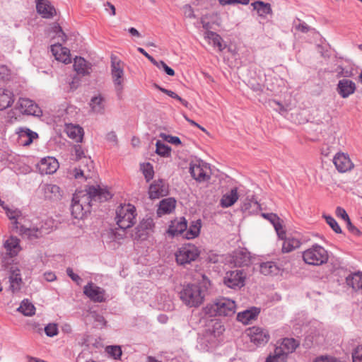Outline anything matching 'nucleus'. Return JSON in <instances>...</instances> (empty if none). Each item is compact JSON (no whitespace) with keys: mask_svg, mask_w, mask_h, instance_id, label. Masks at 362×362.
<instances>
[{"mask_svg":"<svg viewBox=\"0 0 362 362\" xmlns=\"http://www.w3.org/2000/svg\"><path fill=\"white\" fill-rule=\"evenodd\" d=\"M88 211V208L72 200L71 214L75 218H82Z\"/></svg>","mask_w":362,"mask_h":362,"instance_id":"41","label":"nucleus"},{"mask_svg":"<svg viewBox=\"0 0 362 362\" xmlns=\"http://www.w3.org/2000/svg\"><path fill=\"white\" fill-rule=\"evenodd\" d=\"M66 273H67V275L73 280L77 284H80L81 282V277L74 274V272H73V269L71 268H67L66 269Z\"/></svg>","mask_w":362,"mask_h":362,"instance_id":"57","label":"nucleus"},{"mask_svg":"<svg viewBox=\"0 0 362 362\" xmlns=\"http://www.w3.org/2000/svg\"><path fill=\"white\" fill-rule=\"evenodd\" d=\"M335 214L337 217L341 218L344 221L349 220V217L344 209L341 206H337L335 211Z\"/></svg>","mask_w":362,"mask_h":362,"instance_id":"55","label":"nucleus"},{"mask_svg":"<svg viewBox=\"0 0 362 362\" xmlns=\"http://www.w3.org/2000/svg\"><path fill=\"white\" fill-rule=\"evenodd\" d=\"M205 291L197 284H188L180 293V298L188 307L197 308L201 305L205 298Z\"/></svg>","mask_w":362,"mask_h":362,"instance_id":"4","label":"nucleus"},{"mask_svg":"<svg viewBox=\"0 0 362 362\" xmlns=\"http://www.w3.org/2000/svg\"><path fill=\"white\" fill-rule=\"evenodd\" d=\"M245 279L246 275L243 271H230L224 276V284L231 288H241L244 286Z\"/></svg>","mask_w":362,"mask_h":362,"instance_id":"12","label":"nucleus"},{"mask_svg":"<svg viewBox=\"0 0 362 362\" xmlns=\"http://www.w3.org/2000/svg\"><path fill=\"white\" fill-rule=\"evenodd\" d=\"M192 176L199 182L209 180L211 177V169L209 166L203 163H194L190 167Z\"/></svg>","mask_w":362,"mask_h":362,"instance_id":"15","label":"nucleus"},{"mask_svg":"<svg viewBox=\"0 0 362 362\" xmlns=\"http://www.w3.org/2000/svg\"><path fill=\"white\" fill-rule=\"evenodd\" d=\"M49 36L52 39H57V42L51 45V52L56 60L64 64H69L71 62L70 50L62 47L59 42H65L66 35L59 25H55L53 30L49 33Z\"/></svg>","mask_w":362,"mask_h":362,"instance_id":"3","label":"nucleus"},{"mask_svg":"<svg viewBox=\"0 0 362 362\" xmlns=\"http://www.w3.org/2000/svg\"><path fill=\"white\" fill-rule=\"evenodd\" d=\"M10 76V70L6 66H0V79L6 80Z\"/></svg>","mask_w":362,"mask_h":362,"instance_id":"58","label":"nucleus"},{"mask_svg":"<svg viewBox=\"0 0 362 362\" xmlns=\"http://www.w3.org/2000/svg\"><path fill=\"white\" fill-rule=\"evenodd\" d=\"M296 30L301 32H306L308 30V28L306 25H304L303 24H298L296 27Z\"/></svg>","mask_w":362,"mask_h":362,"instance_id":"64","label":"nucleus"},{"mask_svg":"<svg viewBox=\"0 0 362 362\" xmlns=\"http://www.w3.org/2000/svg\"><path fill=\"white\" fill-rule=\"evenodd\" d=\"M18 142L23 146H29L34 139L37 137V134L28 128L21 127L18 129Z\"/></svg>","mask_w":362,"mask_h":362,"instance_id":"27","label":"nucleus"},{"mask_svg":"<svg viewBox=\"0 0 362 362\" xmlns=\"http://www.w3.org/2000/svg\"><path fill=\"white\" fill-rule=\"evenodd\" d=\"M65 131L67 136L77 142L81 141L83 136V129L78 125L68 124L66 125Z\"/></svg>","mask_w":362,"mask_h":362,"instance_id":"35","label":"nucleus"},{"mask_svg":"<svg viewBox=\"0 0 362 362\" xmlns=\"http://www.w3.org/2000/svg\"><path fill=\"white\" fill-rule=\"evenodd\" d=\"M168 193V187L163 180L155 181L149 187L148 194L152 199L165 196Z\"/></svg>","mask_w":362,"mask_h":362,"instance_id":"21","label":"nucleus"},{"mask_svg":"<svg viewBox=\"0 0 362 362\" xmlns=\"http://www.w3.org/2000/svg\"><path fill=\"white\" fill-rule=\"evenodd\" d=\"M208 25L209 24H204L203 26L206 30L204 34V39L214 47H217L219 52L223 51L226 48V45L223 43L222 37L216 33L209 30Z\"/></svg>","mask_w":362,"mask_h":362,"instance_id":"22","label":"nucleus"},{"mask_svg":"<svg viewBox=\"0 0 362 362\" xmlns=\"http://www.w3.org/2000/svg\"><path fill=\"white\" fill-rule=\"evenodd\" d=\"M246 334L250 341L256 346H264L270 339L269 331L258 326L248 328L246 330Z\"/></svg>","mask_w":362,"mask_h":362,"instance_id":"11","label":"nucleus"},{"mask_svg":"<svg viewBox=\"0 0 362 362\" xmlns=\"http://www.w3.org/2000/svg\"><path fill=\"white\" fill-rule=\"evenodd\" d=\"M200 255L199 249L193 244H186L180 247L175 252L176 262L178 264L185 265L195 261Z\"/></svg>","mask_w":362,"mask_h":362,"instance_id":"10","label":"nucleus"},{"mask_svg":"<svg viewBox=\"0 0 362 362\" xmlns=\"http://www.w3.org/2000/svg\"><path fill=\"white\" fill-rule=\"evenodd\" d=\"M208 331L214 335L218 337L224 331V327L221 322L218 320H211L209 325Z\"/></svg>","mask_w":362,"mask_h":362,"instance_id":"44","label":"nucleus"},{"mask_svg":"<svg viewBox=\"0 0 362 362\" xmlns=\"http://www.w3.org/2000/svg\"><path fill=\"white\" fill-rule=\"evenodd\" d=\"M323 217L325 218L327 223L335 233H341L342 231L340 226L332 216L329 215H324Z\"/></svg>","mask_w":362,"mask_h":362,"instance_id":"48","label":"nucleus"},{"mask_svg":"<svg viewBox=\"0 0 362 362\" xmlns=\"http://www.w3.org/2000/svg\"><path fill=\"white\" fill-rule=\"evenodd\" d=\"M6 255L11 257H16L21 250L18 238L11 236L4 243Z\"/></svg>","mask_w":362,"mask_h":362,"instance_id":"26","label":"nucleus"},{"mask_svg":"<svg viewBox=\"0 0 362 362\" xmlns=\"http://www.w3.org/2000/svg\"><path fill=\"white\" fill-rule=\"evenodd\" d=\"M36 10L44 18H52L57 15V11L54 6L48 0H35Z\"/></svg>","mask_w":362,"mask_h":362,"instance_id":"20","label":"nucleus"},{"mask_svg":"<svg viewBox=\"0 0 362 362\" xmlns=\"http://www.w3.org/2000/svg\"><path fill=\"white\" fill-rule=\"evenodd\" d=\"M353 362H362V344L356 346L352 352Z\"/></svg>","mask_w":362,"mask_h":362,"instance_id":"52","label":"nucleus"},{"mask_svg":"<svg viewBox=\"0 0 362 362\" xmlns=\"http://www.w3.org/2000/svg\"><path fill=\"white\" fill-rule=\"evenodd\" d=\"M18 310L25 316H33L35 313V308L28 300H23Z\"/></svg>","mask_w":362,"mask_h":362,"instance_id":"42","label":"nucleus"},{"mask_svg":"<svg viewBox=\"0 0 362 362\" xmlns=\"http://www.w3.org/2000/svg\"><path fill=\"white\" fill-rule=\"evenodd\" d=\"M90 106L94 112H102L104 110V98L101 95L93 97L90 103Z\"/></svg>","mask_w":362,"mask_h":362,"instance_id":"43","label":"nucleus"},{"mask_svg":"<svg viewBox=\"0 0 362 362\" xmlns=\"http://www.w3.org/2000/svg\"><path fill=\"white\" fill-rule=\"evenodd\" d=\"M153 64L158 69H163L168 75L171 76L175 75V71L172 68L169 67L163 61H156V64Z\"/></svg>","mask_w":362,"mask_h":362,"instance_id":"51","label":"nucleus"},{"mask_svg":"<svg viewBox=\"0 0 362 362\" xmlns=\"http://www.w3.org/2000/svg\"><path fill=\"white\" fill-rule=\"evenodd\" d=\"M14 102L13 93L5 88H0V110H3L11 106Z\"/></svg>","mask_w":362,"mask_h":362,"instance_id":"34","label":"nucleus"},{"mask_svg":"<svg viewBox=\"0 0 362 362\" xmlns=\"http://www.w3.org/2000/svg\"><path fill=\"white\" fill-rule=\"evenodd\" d=\"M37 168L41 174H53L59 168V163L55 158L47 156L40 160Z\"/></svg>","mask_w":362,"mask_h":362,"instance_id":"19","label":"nucleus"},{"mask_svg":"<svg viewBox=\"0 0 362 362\" xmlns=\"http://www.w3.org/2000/svg\"><path fill=\"white\" fill-rule=\"evenodd\" d=\"M262 216L269 220L272 223V224L277 221V220H279V218L274 214H263Z\"/></svg>","mask_w":362,"mask_h":362,"instance_id":"59","label":"nucleus"},{"mask_svg":"<svg viewBox=\"0 0 362 362\" xmlns=\"http://www.w3.org/2000/svg\"><path fill=\"white\" fill-rule=\"evenodd\" d=\"M302 257L307 264L320 266L327 262L329 255L325 247L315 244L303 251Z\"/></svg>","mask_w":362,"mask_h":362,"instance_id":"5","label":"nucleus"},{"mask_svg":"<svg viewBox=\"0 0 362 362\" xmlns=\"http://www.w3.org/2000/svg\"><path fill=\"white\" fill-rule=\"evenodd\" d=\"M44 276L47 281H53L56 279L55 274L52 272H46Z\"/></svg>","mask_w":362,"mask_h":362,"instance_id":"62","label":"nucleus"},{"mask_svg":"<svg viewBox=\"0 0 362 362\" xmlns=\"http://www.w3.org/2000/svg\"><path fill=\"white\" fill-rule=\"evenodd\" d=\"M280 240L283 241L281 246L282 253H290L298 249L302 245L300 235L297 233L286 234Z\"/></svg>","mask_w":362,"mask_h":362,"instance_id":"13","label":"nucleus"},{"mask_svg":"<svg viewBox=\"0 0 362 362\" xmlns=\"http://www.w3.org/2000/svg\"><path fill=\"white\" fill-rule=\"evenodd\" d=\"M201 228L202 221L200 219L192 221L189 229H186L184 232V238L185 239L190 240L198 237L200 234Z\"/></svg>","mask_w":362,"mask_h":362,"instance_id":"37","label":"nucleus"},{"mask_svg":"<svg viewBox=\"0 0 362 362\" xmlns=\"http://www.w3.org/2000/svg\"><path fill=\"white\" fill-rule=\"evenodd\" d=\"M272 225L279 239L286 234V232L284 228L283 221L280 219V218H279V220H277V221L274 223Z\"/></svg>","mask_w":362,"mask_h":362,"instance_id":"49","label":"nucleus"},{"mask_svg":"<svg viewBox=\"0 0 362 362\" xmlns=\"http://www.w3.org/2000/svg\"><path fill=\"white\" fill-rule=\"evenodd\" d=\"M187 227V221L185 218H177L170 222L167 233L171 237L177 236L183 233Z\"/></svg>","mask_w":362,"mask_h":362,"instance_id":"23","label":"nucleus"},{"mask_svg":"<svg viewBox=\"0 0 362 362\" xmlns=\"http://www.w3.org/2000/svg\"><path fill=\"white\" fill-rule=\"evenodd\" d=\"M259 313V310L252 308L238 313L237 320L242 323L247 325L255 320Z\"/></svg>","mask_w":362,"mask_h":362,"instance_id":"31","label":"nucleus"},{"mask_svg":"<svg viewBox=\"0 0 362 362\" xmlns=\"http://www.w3.org/2000/svg\"><path fill=\"white\" fill-rule=\"evenodd\" d=\"M250 253L246 249L240 248L233 252V262L236 266H247L250 263Z\"/></svg>","mask_w":362,"mask_h":362,"instance_id":"25","label":"nucleus"},{"mask_svg":"<svg viewBox=\"0 0 362 362\" xmlns=\"http://www.w3.org/2000/svg\"><path fill=\"white\" fill-rule=\"evenodd\" d=\"M355 90L356 84L352 81L344 78L339 81L337 91L343 98H348L349 95H352Z\"/></svg>","mask_w":362,"mask_h":362,"instance_id":"24","label":"nucleus"},{"mask_svg":"<svg viewBox=\"0 0 362 362\" xmlns=\"http://www.w3.org/2000/svg\"><path fill=\"white\" fill-rule=\"evenodd\" d=\"M138 51L141 53L143 55H144L153 64H156V60L149 55L143 48L138 47Z\"/></svg>","mask_w":362,"mask_h":362,"instance_id":"60","label":"nucleus"},{"mask_svg":"<svg viewBox=\"0 0 362 362\" xmlns=\"http://www.w3.org/2000/svg\"><path fill=\"white\" fill-rule=\"evenodd\" d=\"M299 344L293 338H285L276 346L273 356H269L266 362H285L286 356L293 352Z\"/></svg>","mask_w":362,"mask_h":362,"instance_id":"7","label":"nucleus"},{"mask_svg":"<svg viewBox=\"0 0 362 362\" xmlns=\"http://www.w3.org/2000/svg\"><path fill=\"white\" fill-rule=\"evenodd\" d=\"M251 6L257 12V14L262 18H266L268 15L272 14V6L269 3L256 1L251 4Z\"/></svg>","mask_w":362,"mask_h":362,"instance_id":"28","label":"nucleus"},{"mask_svg":"<svg viewBox=\"0 0 362 362\" xmlns=\"http://www.w3.org/2000/svg\"><path fill=\"white\" fill-rule=\"evenodd\" d=\"M112 76L117 90L121 93L122 90V82L124 77V65L117 57H112Z\"/></svg>","mask_w":362,"mask_h":362,"instance_id":"14","label":"nucleus"},{"mask_svg":"<svg viewBox=\"0 0 362 362\" xmlns=\"http://www.w3.org/2000/svg\"><path fill=\"white\" fill-rule=\"evenodd\" d=\"M111 198L110 193L99 186H90L84 190L76 191L73 201L77 202L90 210L92 201L103 202Z\"/></svg>","mask_w":362,"mask_h":362,"instance_id":"1","label":"nucleus"},{"mask_svg":"<svg viewBox=\"0 0 362 362\" xmlns=\"http://www.w3.org/2000/svg\"><path fill=\"white\" fill-rule=\"evenodd\" d=\"M160 137L163 138L165 141L174 145H180L182 143L181 140L177 136L167 135L165 134H161Z\"/></svg>","mask_w":362,"mask_h":362,"instance_id":"53","label":"nucleus"},{"mask_svg":"<svg viewBox=\"0 0 362 362\" xmlns=\"http://www.w3.org/2000/svg\"><path fill=\"white\" fill-rule=\"evenodd\" d=\"M347 285L354 291H361L362 293V272H356L349 275L346 279Z\"/></svg>","mask_w":362,"mask_h":362,"instance_id":"36","label":"nucleus"},{"mask_svg":"<svg viewBox=\"0 0 362 362\" xmlns=\"http://www.w3.org/2000/svg\"><path fill=\"white\" fill-rule=\"evenodd\" d=\"M314 362H341L337 358L328 356H320L317 357Z\"/></svg>","mask_w":362,"mask_h":362,"instance_id":"56","label":"nucleus"},{"mask_svg":"<svg viewBox=\"0 0 362 362\" xmlns=\"http://www.w3.org/2000/svg\"><path fill=\"white\" fill-rule=\"evenodd\" d=\"M204 312L209 317H231L236 312V303L228 298H218L207 304L204 308Z\"/></svg>","mask_w":362,"mask_h":362,"instance_id":"2","label":"nucleus"},{"mask_svg":"<svg viewBox=\"0 0 362 362\" xmlns=\"http://www.w3.org/2000/svg\"><path fill=\"white\" fill-rule=\"evenodd\" d=\"M154 226V223L152 219L148 218L146 220H143L140 224L136 228L137 233L136 235V238L143 239L145 238L153 230Z\"/></svg>","mask_w":362,"mask_h":362,"instance_id":"30","label":"nucleus"},{"mask_svg":"<svg viewBox=\"0 0 362 362\" xmlns=\"http://www.w3.org/2000/svg\"><path fill=\"white\" fill-rule=\"evenodd\" d=\"M10 289L12 292H16L20 290L22 284V279L21 277L20 270L18 269H13L11 271L9 277Z\"/></svg>","mask_w":362,"mask_h":362,"instance_id":"38","label":"nucleus"},{"mask_svg":"<svg viewBox=\"0 0 362 362\" xmlns=\"http://www.w3.org/2000/svg\"><path fill=\"white\" fill-rule=\"evenodd\" d=\"M156 87L163 93L167 94L168 96L173 98H175L176 100H177L178 101H180L185 107H188V105H189V103L182 99L181 97H180L177 94H176L175 92L172 91V90H168V89H165V88H163L162 87H160L158 86H156Z\"/></svg>","mask_w":362,"mask_h":362,"instance_id":"47","label":"nucleus"},{"mask_svg":"<svg viewBox=\"0 0 362 362\" xmlns=\"http://www.w3.org/2000/svg\"><path fill=\"white\" fill-rule=\"evenodd\" d=\"M238 199V194L236 188L232 189L230 192L225 194L221 199V205L227 208L233 205Z\"/></svg>","mask_w":362,"mask_h":362,"instance_id":"39","label":"nucleus"},{"mask_svg":"<svg viewBox=\"0 0 362 362\" xmlns=\"http://www.w3.org/2000/svg\"><path fill=\"white\" fill-rule=\"evenodd\" d=\"M74 69L78 74L82 76L89 74L90 67L86 61L82 57H76L74 59Z\"/></svg>","mask_w":362,"mask_h":362,"instance_id":"40","label":"nucleus"},{"mask_svg":"<svg viewBox=\"0 0 362 362\" xmlns=\"http://www.w3.org/2000/svg\"><path fill=\"white\" fill-rule=\"evenodd\" d=\"M17 108L25 115L41 116L42 110L33 100L28 98H20L17 103Z\"/></svg>","mask_w":362,"mask_h":362,"instance_id":"16","label":"nucleus"},{"mask_svg":"<svg viewBox=\"0 0 362 362\" xmlns=\"http://www.w3.org/2000/svg\"><path fill=\"white\" fill-rule=\"evenodd\" d=\"M259 272L265 276H274L280 274L281 269L275 262L269 261L260 264Z\"/></svg>","mask_w":362,"mask_h":362,"instance_id":"29","label":"nucleus"},{"mask_svg":"<svg viewBox=\"0 0 362 362\" xmlns=\"http://www.w3.org/2000/svg\"><path fill=\"white\" fill-rule=\"evenodd\" d=\"M45 332L48 337H54L58 333V328L56 324H49L45 328Z\"/></svg>","mask_w":362,"mask_h":362,"instance_id":"54","label":"nucleus"},{"mask_svg":"<svg viewBox=\"0 0 362 362\" xmlns=\"http://www.w3.org/2000/svg\"><path fill=\"white\" fill-rule=\"evenodd\" d=\"M107 352L114 358H119L122 355V350L119 346H110L106 348Z\"/></svg>","mask_w":362,"mask_h":362,"instance_id":"50","label":"nucleus"},{"mask_svg":"<svg viewBox=\"0 0 362 362\" xmlns=\"http://www.w3.org/2000/svg\"><path fill=\"white\" fill-rule=\"evenodd\" d=\"M83 293L94 302L101 303L105 300V291L92 282L84 286Z\"/></svg>","mask_w":362,"mask_h":362,"instance_id":"17","label":"nucleus"},{"mask_svg":"<svg viewBox=\"0 0 362 362\" xmlns=\"http://www.w3.org/2000/svg\"><path fill=\"white\" fill-rule=\"evenodd\" d=\"M156 152L161 156H164V157H168L170 155V151H171V148L165 145V144H163V142H161L160 141H158L156 142Z\"/></svg>","mask_w":362,"mask_h":362,"instance_id":"45","label":"nucleus"},{"mask_svg":"<svg viewBox=\"0 0 362 362\" xmlns=\"http://www.w3.org/2000/svg\"><path fill=\"white\" fill-rule=\"evenodd\" d=\"M136 208L130 204L119 206L116 210V223L122 229L131 228L135 223Z\"/></svg>","mask_w":362,"mask_h":362,"instance_id":"6","label":"nucleus"},{"mask_svg":"<svg viewBox=\"0 0 362 362\" xmlns=\"http://www.w3.org/2000/svg\"><path fill=\"white\" fill-rule=\"evenodd\" d=\"M185 14L191 16L193 14L192 8L190 6L186 5L184 6Z\"/></svg>","mask_w":362,"mask_h":362,"instance_id":"63","label":"nucleus"},{"mask_svg":"<svg viewBox=\"0 0 362 362\" xmlns=\"http://www.w3.org/2000/svg\"><path fill=\"white\" fill-rule=\"evenodd\" d=\"M333 163L339 173H346L351 170L354 165L348 154L337 153L333 158Z\"/></svg>","mask_w":362,"mask_h":362,"instance_id":"18","label":"nucleus"},{"mask_svg":"<svg viewBox=\"0 0 362 362\" xmlns=\"http://www.w3.org/2000/svg\"><path fill=\"white\" fill-rule=\"evenodd\" d=\"M141 170L147 181L151 180L153 177L154 171L153 166L149 163H143L141 165Z\"/></svg>","mask_w":362,"mask_h":362,"instance_id":"46","label":"nucleus"},{"mask_svg":"<svg viewBox=\"0 0 362 362\" xmlns=\"http://www.w3.org/2000/svg\"><path fill=\"white\" fill-rule=\"evenodd\" d=\"M346 223V226L348 230L353 233H358V230L351 223L350 218L345 221Z\"/></svg>","mask_w":362,"mask_h":362,"instance_id":"61","label":"nucleus"},{"mask_svg":"<svg viewBox=\"0 0 362 362\" xmlns=\"http://www.w3.org/2000/svg\"><path fill=\"white\" fill-rule=\"evenodd\" d=\"M45 196L49 199L59 200L62 197V192L59 187L53 184H47L43 187Z\"/></svg>","mask_w":362,"mask_h":362,"instance_id":"33","label":"nucleus"},{"mask_svg":"<svg viewBox=\"0 0 362 362\" xmlns=\"http://www.w3.org/2000/svg\"><path fill=\"white\" fill-rule=\"evenodd\" d=\"M2 207L5 210L8 218L12 221L13 228H15L18 232L22 235H26L29 238H38L40 236L41 232L37 228H30L23 226H18L19 223L18 222V219L21 216V211L18 209H11L4 204Z\"/></svg>","mask_w":362,"mask_h":362,"instance_id":"9","label":"nucleus"},{"mask_svg":"<svg viewBox=\"0 0 362 362\" xmlns=\"http://www.w3.org/2000/svg\"><path fill=\"white\" fill-rule=\"evenodd\" d=\"M75 156L77 160L81 161L79 168H75L74 176L78 179L84 177L88 179L91 177V170L93 168V162L89 157L84 156L83 151L80 146L74 147Z\"/></svg>","mask_w":362,"mask_h":362,"instance_id":"8","label":"nucleus"},{"mask_svg":"<svg viewBox=\"0 0 362 362\" xmlns=\"http://www.w3.org/2000/svg\"><path fill=\"white\" fill-rule=\"evenodd\" d=\"M176 201L173 198H168L163 199L157 209V214L161 216L164 214L171 213L175 208Z\"/></svg>","mask_w":362,"mask_h":362,"instance_id":"32","label":"nucleus"}]
</instances>
